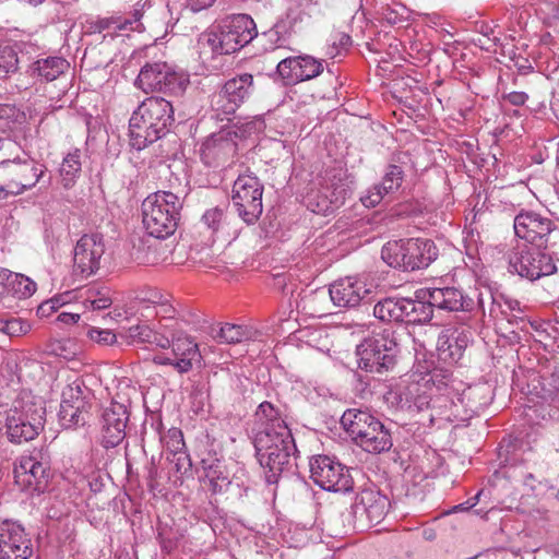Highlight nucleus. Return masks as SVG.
<instances>
[{
    "instance_id": "38",
    "label": "nucleus",
    "mask_w": 559,
    "mask_h": 559,
    "mask_svg": "<svg viewBox=\"0 0 559 559\" xmlns=\"http://www.w3.org/2000/svg\"><path fill=\"white\" fill-rule=\"evenodd\" d=\"M81 168L80 150L75 148L63 157L59 171L64 188H70L74 185L81 174Z\"/></svg>"
},
{
    "instance_id": "21",
    "label": "nucleus",
    "mask_w": 559,
    "mask_h": 559,
    "mask_svg": "<svg viewBox=\"0 0 559 559\" xmlns=\"http://www.w3.org/2000/svg\"><path fill=\"white\" fill-rule=\"evenodd\" d=\"M390 500L386 496L372 489L362 490L353 506V513L362 526L379 524L386 515Z\"/></svg>"
},
{
    "instance_id": "1",
    "label": "nucleus",
    "mask_w": 559,
    "mask_h": 559,
    "mask_svg": "<svg viewBox=\"0 0 559 559\" xmlns=\"http://www.w3.org/2000/svg\"><path fill=\"white\" fill-rule=\"evenodd\" d=\"M255 436L253 440L257 459L265 469L269 484L293 466L297 452L290 429L281 418L278 411L270 403L262 402L254 414Z\"/></svg>"
},
{
    "instance_id": "13",
    "label": "nucleus",
    "mask_w": 559,
    "mask_h": 559,
    "mask_svg": "<svg viewBox=\"0 0 559 559\" xmlns=\"http://www.w3.org/2000/svg\"><path fill=\"white\" fill-rule=\"evenodd\" d=\"M263 186L253 174H241L233 186V204L239 217L248 225L254 224L262 214Z\"/></svg>"
},
{
    "instance_id": "41",
    "label": "nucleus",
    "mask_w": 559,
    "mask_h": 559,
    "mask_svg": "<svg viewBox=\"0 0 559 559\" xmlns=\"http://www.w3.org/2000/svg\"><path fill=\"white\" fill-rule=\"evenodd\" d=\"M428 382L429 380L425 382L403 380L395 392L399 406L402 409L409 408V405L414 403L416 396L420 393V391H423Z\"/></svg>"
},
{
    "instance_id": "9",
    "label": "nucleus",
    "mask_w": 559,
    "mask_h": 559,
    "mask_svg": "<svg viewBox=\"0 0 559 559\" xmlns=\"http://www.w3.org/2000/svg\"><path fill=\"white\" fill-rule=\"evenodd\" d=\"M425 289L416 293V299L389 297L377 302L373 307V314L381 321H394L406 323L427 322L432 317V309L436 308L427 298L419 295Z\"/></svg>"
},
{
    "instance_id": "37",
    "label": "nucleus",
    "mask_w": 559,
    "mask_h": 559,
    "mask_svg": "<svg viewBox=\"0 0 559 559\" xmlns=\"http://www.w3.org/2000/svg\"><path fill=\"white\" fill-rule=\"evenodd\" d=\"M223 87L225 88V93H227L239 107L252 92L253 76L249 73H243L228 80Z\"/></svg>"
},
{
    "instance_id": "24",
    "label": "nucleus",
    "mask_w": 559,
    "mask_h": 559,
    "mask_svg": "<svg viewBox=\"0 0 559 559\" xmlns=\"http://www.w3.org/2000/svg\"><path fill=\"white\" fill-rule=\"evenodd\" d=\"M472 333L465 328H448L438 336L439 358L448 364H456L471 343Z\"/></svg>"
},
{
    "instance_id": "44",
    "label": "nucleus",
    "mask_w": 559,
    "mask_h": 559,
    "mask_svg": "<svg viewBox=\"0 0 559 559\" xmlns=\"http://www.w3.org/2000/svg\"><path fill=\"white\" fill-rule=\"evenodd\" d=\"M159 433V441L170 454L185 450L182 431L178 428H170L166 433Z\"/></svg>"
},
{
    "instance_id": "36",
    "label": "nucleus",
    "mask_w": 559,
    "mask_h": 559,
    "mask_svg": "<svg viewBox=\"0 0 559 559\" xmlns=\"http://www.w3.org/2000/svg\"><path fill=\"white\" fill-rule=\"evenodd\" d=\"M91 404L60 406L59 423L64 429L83 427L90 418Z\"/></svg>"
},
{
    "instance_id": "61",
    "label": "nucleus",
    "mask_w": 559,
    "mask_h": 559,
    "mask_svg": "<svg viewBox=\"0 0 559 559\" xmlns=\"http://www.w3.org/2000/svg\"><path fill=\"white\" fill-rule=\"evenodd\" d=\"M80 314L72 312H60L57 317V321L64 324H74L79 321Z\"/></svg>"
},
{
    "instance_id": "5",
    "label": "nucleus",
    "mask_w": 559,
    "mask_h": 559,
    "mask_svg": "<svg viewBox=\"0 0 559 559\" xmlns=\"http://www.w3.org/2000/svg\"><path fill=\"white\" fill-rule=\"evenodd\" d=\"M438 253L432 240L409 238L386 242L381 250V258L391 267L415 271L429 266Z\"/></svg>"
},
{
    "instance_id": "47",
    "label": "nucleus",
    "mask_w": 559,
    "mask_h": 559,
    "mask_svg": "<svg viewBox=\"0 0 559 559\" xmlns=\"http://www.w3.org/2000/svg\"><path fill=\"white\" fill-rule=\"evenodd\" d=\"M167 460L181 476L189 474L192 469L190 455L185 450L171 453V457L167 456Z\"/></svg>"
},
{
    "instance_id": "10",
    "label": "nucleus",
    "mask_w": 559,
    "mask_h": 559,
    "mask_svg": "<svg viewBox=\"0 0 559 559\" xmlns=\"http://www.w3.org/2000/svg\"><path fill=\"white\" fill-rule=\"evenodd\" d=\"M509 271L535 281L557 272L556 263L544 248L518 243L508 253Z\"/></svg>"
},
{
    "instance_id": "50",
    "label": "nucleus",
    "mask_w": 559,
    "mask_h": 559,
    "mask_svg": "<svg viewBox=\"0 0 559 559\" xmlns=\"http://www.w3.org/2000/svg\"><path fill=\"white\" fill-rule=\"evenodd\" d=\"M88 337L102 345H110L116 342V335L110 330L92 328L87 332Z\"/></svg>"
},
{
    "instance_id": "62",
    "label": "nucleus",
    "mask_w": 559,
    "mask_h": 559,
    "mask_svg": "<svg viewBox=\"0 0 559 559\" xmlns=\"http://www.w3.org/2000/svg\"><path fill=\"white\" fill-rule=\"evenodd\" d=\"M57 311L49 300L41 302L37 308V314L39 317H49L52 312Z\"/></svg>"
},
{
    "instance_id": "29",
    "label": "nucleus",
    "mask_w": 559,
    "mask_h": 559,
    "mask_svg": "<svg viewBox=\"0 0 559 559\" xmlns=\"http://www.w3.org/2000/svg\"><path fill=\"white\" fill-rule=\"evenodd\" d=\"M14 478L19 485L39 491L46 486L47 471L34 456H22L14 467Z\"/></svg>"
},
{
    "instance_id": "33",
    "label": "nucleus",
    "mask_w": 559,
    "mask_h": 559,
    "mask_svg": "<svg viewBox=\"0 0 559 559\" xmlns=\"http://www.w3.org/2000/svg\"><path fill=\"white\" fill-rule=\"evenodd\" d=\"M203 223L218 238L230 241L237 237V229L230 226V217L222 207H213L207 210L202 216Z\"/></svg>"
},
{
    "instance_id": "32",
    "label": "nucleus",
    "mask_w": 559,
    "mask_h": 559,
    "mask_svg": "<svg viewBox=\"0 0 559 559\" xmlns=\"http://www.w3.org/2000/svg\"><path fill=\"white\" fill-rule=\"evenodd\" d=\"M355 443L369 453H381L391 449L392 439L390 431L378 420Z\"/></svg>"
},
{
    "instance_id": "8",
    "label": "nucleus",
    "mask_w": 559,
    "mask_h": 559,
    "mask_svg": "<svg viewBox=\"0 0 559 559\" xmlns=\"http://www.w3.org/2000/svg\"><path fill=\"white\" fill-rule=\"evenodd\" d=\"M189 75L164 61L146 62L135 79V86L144 93H163L180 96L189 85Z\"/></svg>"
},
{
    "instance_id": "11",
    "label": "nucleus",
    "mask_w": 559,
    "mask_h": 559,
    "mask_svg": "<svg viewBox=\"0 0 559 559\" xmlns=\"http://www.w3.org/2000/svg\"><path fill=\"white\" fill-rule=\"evenodd\" d=\"M321 188L312 190L307 195V207L317 214L329 215L340 207L347 198L350 188L346 171L342 168H332L325 171Z\"/></svg>"
},
{
    "instance_id": "31",
    "label": "nucleus",
    "mask_w": 559,
    "mask_h": 559,
    "mask_svg": "<svg viewBox=\"0 0 559 559\" xmlns=\"http://www.w3.org/2000/svg\"><path fill=\"white\" fill-rule=\"evenodd\" d=\"M377 421L378 419L368 412L356 408L345 411L341 417L342 426L355 442L364 433H367Z\"/></svg>"
},
{
    "instance_id": "43",
    "label": "nucleus",
    "mask_w": 559,
    "mask_h": 559,
    "mask_svg": "<svg viewBox=\"0 0 559 559\" xmlns=\"http://www.w3.org/2000/svg\"><path fill=\"white\" fill-rule=\"evenodd\" d=\"M212 110L215 111L216 118L219 120L227 119L234 115L239 108L230 96L225 93V88L214 93L211 98Z\"/></svg>"
},
{
    "instance_id": "59",
    "label": "nucleus",
    "mask_w": 559,
    "mask_h": 559,
    "mask_svg": "<svg viewBox=\"0 0 559 559\" xmlns=\"http://www.w3.org/2000/svg\"><path fill=\"white\" fill-rule=\"evenodd\" d=\"M71 300V293L67 292L60 295H56L52 298L49 299L50 305L53 306L56 310H58L60 307L67 305Z\"/></svg>"
},
{
    "instance_id": "25",
    "label": "nucleus",
    "mask_w": 559,
    "mask_h": 559,
    "mask_svg": "<svg viewBox=\"0 0 559 559\" xmlns=\"http://www.w3.org/2000/svg\"><path fill=\"white\" fill-rule=\"evenodd\" d=\"M146 5H148L147 1L136 3L130 17L111 16L100 19L95 23L94 28L104 33V39L108 36L114 38L115 36L127 35L129 31L141 32L143 29L141 20L144 17Z\"/></svg>"
},
{
    "instance_id": "42",
    "label": "nucleus",
    "mask_w": 559,
    "mask_h": 559,
    "mask_svg": "<svg viewBox=\"0 0 559 559\" xmlns=\"http://www.w3.org/2000/svg\"><path fill=\"white\" fill-rule=\"evenodd\" d=\"M112 298L107 287H92L86 290L83 306L87 310H104L111 306Z\"/></svg>"
},
{
    "instance_id": "20",
    "label": "nucleus",
    "mask_w": 559,
    "mask_h": 559,
    "mask_svg": "<svg viewBox=\"0 0 559 559\" xmlns=\"http://www.w3.org/2000/svg\"><path fill=\"white\" fill-rule=\"evenodd\" d=\"M276 70L286 84H296L321 74L323 60L310 55L287 57L278 62Z\"/></svg>"
},
{
    "instance_id": "6",
    "label": "nucleus",
    "mask_w": 559,
    "mask_h": 559,
    "mask_svg": "<svg viewBox=\"0 0 559 559\" xmlns=\"http://www.w3.org/2000/svg\"><path fill=\"white\" fill-rule=\"evenodd\" d=\"M514 234L528 246L559 250V218L548 213L521 210L513 221Z\"/></svg>"
},
{
    "instance_id": "3",
    "label": "nucleus",
    "mask_w": 559,
    "mask_h": 559,
    "mask_svg": "<svg viewBox=\"0 0 559 559\" xmlns=\"http://www.w3.org/2000/svg\"><path fill=\"white\" fill-rule=\"evenodd\" d=\"M258 36L257 25L248 14H235L200 34L198 44L213 55H229Z\"/></svg>"
},
{
    "instance_id": "27",
    "label": "nucleus",
    "mask_w": 559,
    "mask_h": 559,
    "mask_svg": "<svg viewBox=\"0 0 559 559\" xmlns=\"http://www.w3.org/2000/svg\"><path fill=\"white\" fill-rule=\"evenodd\" d=\"M203 481L213 493L225 491L230 485V475L222 456L206 452L201 459Z\"/></svg>"
},
{
    "instance_id": "30",
    "label": "nucleus",
    "mask_w": 559,
    "mask_h": 559,
    "mask_svg": "<svg viewBox=\"0 0 559 559\" xmlns=\"http://www.w3.org/2000/svg\"><path fill=\"white\" fill-rule=\"evenodd\" d=\"M0 285L4 293L17 299L31 297L36 290V283L29 277L7 269L0 270Z\"/></svg>"
},
{
    "instance_id": "16",
    "label": "nucleus",
    "mask_w": 559,
    "mask_h": 559,
    "mask_svg": "<svg viewBox=\"0 0 559 559\" xmlns=\"http://www.w3.org/2000/svg\"><path fill=\"white\" fill-rule=\"evenodd\" d=\"M199 357V346L194 340L187 334H178L171 336L169 349L154 354L152 361L158 366H170L179 373H187Z\"/></svg>"
},
{
    "instance_id": "58",
    "label": "nucleus",
    "mask_w": 559,
    "mask_h": 559,
    "mask_svg": "<svg viewBox=\"0 0 559 559\" xmlns=\"http://www.w3.org/2000/svg\"><path fill=\"white\" fill-rule=\"evenodd\" d=\"M527 98L528 96L524 92H511L506 96V99L514 106L524 105Z\"/></svg>"
},
{
    "instance_id": "12",
    "label": "nucleus",
    "mask_w": 559,
    "mask_h": 559,
    "mask_svg": "<svg viewBox=\"0 0 559 559\" xmlns=\"http://www.w3.org/2000/svg\"><path fill=\"white\" fill-rule=\"evenodd\" d=\"M395 341L384 333L367 337L356 347L358 367L372 373L391 369L395 364Z\"/></svg>"
},
{
    "instance_id": "57",
    "label": "nucleus",
    "mask_w": 559,
    "mask_h": 559,
    "mask_svg": "<svg viewBox=\"0 0 559 559\" xmlns=\"http://www.w3.org/2000/svg\"><path fill=\"white\" fill-rule=\"evenodd\" d=\"M502 304L503 308L507 309L509 313H522L521 302L519 300L510 298L502 294Z\"/></svg>"
},
{
    "instance_id": "46",
    "label": "nucleus",
    "mask_w": 559,
    "mask_h": 559,
    "mask_svg": "<svg viewBox=\"0 0 559 559\" xmlns=\"http://www.w3.org/2000/svg\"><path fill=\"white\" fill-rule=\"evenodd\" d=\"M19 59L11 46H0V74L7 75L17 70Z\"/></svg>"
},
{
    "instance_id": "15",
    "label": "nucleus",
    "mask_w": 559,
    "mask_h": 559,
    "mask_svg": "<svg viewBox=\"0 0 559 559\" xmlns=\"http://www.w3.org/2000/svg\"><path fill=\"white\" fill-rule=\"evenodd\" d=\"M104 253L105 242L102 235H83L73 250L72 275L79 280H86L96 274Z\"/></svg>"
},
{
    "instance_id": "4",
    "label": "nucleus",
    "mask_w": 559,
    "mask_h": 559,
    "mask_svg": "<svg viewBox=\"0 0 559 559\" xmlns=\"http://www.w3.org/2000/svg\"><path fill=\"white\" fill-rule=\"evenodd\" d=\"M181 201L170 191H157L146 197L142 203V221L152 237L165 239L171 236L179 222Z\"/></svg>"
},
{
    "instance_id": "2",
    "label": "nucleus",
    "mask_w": 559,
    "mask_h": 559,
    "mask_svg": "<svg viewBox=\"0 0 559 559\" xmlns=\"http://www.w3.org/2000/svg\"><path fill=\"white\" fill-rule=\"evenodd\" d=\"M174 120V107L169 100L158 96L145 98L129 120L131 146L140 151L156 142L168 133Z\"/></svg>"
},
{
    "instance_id": "39",
    "label": "nucleus",
    "mask_w": 559,
    "mask_h": 559,
    "mask_svg": "<svg viewBox=\"0 0 559 559\" xmlns=\"http://www.w3.org/2000/svg\"><path fill=\"white\" fill-rule=\"evenodd\" d=\"M90 390L80 378L69 382L62 390L60 406L66 404L82 405L90 403Z\"/></svg>"
},
{
    "instance_id": "14",
    "label": "nucleus",
    "mask_w": 559,
    "mask_h": 559,
    "mask_svg": "<svg viewBox=\"0 0 559 559\" xmlns=\"http://www.w3.org/2000/svg\"><path fill=\"white\" fill-rule=\"evenodd\" d=\"M310 477L323 490L334 492H348L353 489V478L349 471L329 455L311 457Z\"/></svg>"
},
{
    "instance_id": "34",
    "label": "nucleus",
    "mask_w": 559,
    "mask_h": 559,
    "mask_svg": "<svg viewBox=\"0 0 559 559\" xmlns=\"http://www.w3.org/2000/svg\"><path fill=\"white\" fill-rule=\"evenodd\" d=\"M69 68V62L61 57H47L33 62L28 73L41 81H53L63 74Z\"/></svg>"
},
{
    "instance_id": "60",
    "label": "nucleus",
    "mask_w": 559,
    "mask_h": 559,
    "mask_svg": "<svg viewBox=\"0 0 559 559\" xmlns=\"http://www.w3.org/2000/svg\"><path fill=\"white\" fill-rule=\"evenodd\" d=\"M503 319H506L508 321V323L519 326L521 329H523L526 324V320L523 316V312L522 313L512 312V313L506 314L503 317Z\"/></svg>"
},
{
    "instance_id": "54",
    "label": "nucleus",
    "mask_w": 559,
    "mask_h": 559,
    "mask_svg": "<svg viewBox=\"0 0 559 559\" xmlns=\"http://www.w3.org/2000/svg\"><path fill=\"white\" fill-rule=\"evenodd\" d=\"M14 182L9 180L5 185H0V201H7L12 197L23 194L19 188H13Z\"/></svg>"
},
{
    "instance_id": "45",
    "label": "nucleus",
    "mask_w": 559,
    "mask_h": 559,
    "mask_svg": "<svg viewBox=\"0 0 559 559\" xmlns=\"http://www.w3.org/2000/svg\"><path fill=\"white\" fill-rule=\"evenodd\" d=\"M152 331L147 324H135L126 330L124 337L131 345H148Z\"/></svg>"
},
{
    "instance_id": "17",
    "label": "nucleus",
    "mask_w": 559,
    "mask_h": 559,
    "mask_svg": "<svg viewBox=\"0 0 559 559\" xmlns=\"http://www.w3.org/2000/svg\"><path fill=\"white\" fill-rule=\"evenodd\" d=\"M7 174L14 182L13 188H19L22 193L33 189L45 176L46 166L24 154V157H14L13 159L4 157L0 160Z\"/></svg>"
},
{
    "instance_id": "19",
    "label": "nucleus",
    "mask_w": 559,
    "mask_h": 559,
    "mask_svg": "<svg viewBox=\"0 0 559 559\" xmlns=\"http://www.w3.org/2000/svg\"><path fill=\"white\" fill-rule=\"evenodd\" d=\"M236 151V134L228 130H221L204 140L200 155L206 166L218 167L230 160Z\"/></svg>"
},
{
    "instance_id": "53",
    "label": "nucleus",
    "mask_w": 559,
    "mask_h": 559,
    "mask_svg": "<svg viewBox=\"0 0 559 559\" xmlns=\"http://www.w3.org/2000/svg\"><path fill=\"white\" fill-rule=\"evenodd\" d=\"M540 9L549 19L559 21V0H543Z\"/></svg>"
},
{
    "instance_id": "49",
    "label": "nucleus",
    "mask_w": 559,
    "mask_h": 559,
    "mask_svg": "<svg viewBox=\"0 0 559 559\" xmlns=\"http://www.w3.org/2000/svg\"><path fill=\"white\" fill-rule=\"evenodd\" d=\"M29 331L31 324L27 321L14 317L8 319V328L5 331V335L20 336L28 333Z\"/></svg>"
},
{
    "instance_id": "35",
    "label": "nucleus",
    "mask_w": 559,
    "mask_h": 559,
    "mask_svg": "<svg viewBox=\"0 0 559 559\" xmlns=\"http://www.w3.org/2000/svg\"><path fill=\"white\" fill-rule=\"evenodd\" d=\"M475 304L483 316H486V304H489L488 317L490 319H503L509 314L508 310L503 308L502 294L493 293L490 287L484 286L475 293Z\"/></svg>"
},
{
    "instance_id": "22",
    "label": "nucleus",
    "mask_w": 559,
    "mask_h": 559,
    "mask_svg": "<svg viewBox=\"0 0 559 559\" xmlns=\"http://www.w3.org/2000/svg\"><path fill=\"white\" fill-rule=\"evenodd\" d=\"M129 413L126 405L112 402L105 408L102 417V440L106 449L119 445L126 437Z\"/></svg>"
},
{
    "instance_id": "23",
    "label": "nucleus",
    "mask_w": 559,
    "mask_h": 559,
    "mask_svg": "<svg viewBox=\"0 0 559 559\" xmlns=\"http://www.w3.org/2000/svg\"><path fill=\"white\" fill-rule=\"evenodd\" d=\"M419 297L427 298L436 308L445 311H473L476 308L475 298L464 295L456 287L427 288Z\"/></svg>"
},
{
    "instance_id": "48",
    "label": "nucleus",
    "mask_w": 559,
    "mask_h": 559,
    "mask_svg": "<svg viewBox=\"0 0 559 559\" xmlns=\"http://www.w3.org/2000/svg\"><path fill=\"white\" fill-rule=\"evenodd\" d=\"M180 536L181 535L178 532H174L167 527H160L158 532V540L162 549L170 554L177 548Z\"/></svg>"
},
{
    "instance_id": "28",
    "label": "nucleus",
    "mask_w": 559,
    "mask_h": 559,
    "mask_svg": "<svg viewBox=\"0 0 559 559\" xmlns=\"http://www.w3.org/2000/svg\"><path fill=\"white\" fill-rule=\"evenodd\" d=\"M404 178V171L401 166L389 165L382 181L373 185L369 188L366 193L360 198L361 203L366 207H374L380 204L385 195L396 191Z\"/></svg>"
},
{
    "instance_id": "55",
    "label": "nucleus",
    "mask_w": 559,
    "mask_h": 559,
    "mask_svg": "<svg viewBox=\"0 0 559 559\" xmlns=\"http://www.w3.org/2000/svg\"><path fill=\"white\" fill-rule=\"evenodd\" d=\"M214 2L215 0H186V8L197 13L212 7Z\"/></svg>"
},
{
    "instance_id": "18",
    "label": "nucleus",
    "mask_w": 559,
    "mask_h": 559,
    "mask_svg": "<svg viewBox=\"0 0 559 559\" xmlns=\"http://www.w3.org/2000/svg\"><path fill=\"white\" fill-rule=\"evenodd\" d=\"M32 554L24 527L11 520L0 521V559H28Z\"/></svg>"
},
{
    "instance_id": "40",
    "label": "nucleus",
    "mask_w": 559,
    "mask_h": 559,
    "mask_svg": "<svg viewBox=\"0 0 559 559\" xmlns=\"http://www.w3.org/2000/svg\"><path fill=\"white\" fill-rule=\"evenodd\" d=\"M254 335V331L242 324L225 323L223 324L215 337L226 344H237L248 340H251Z\"/></svg>"
},
{
    "instance_id": "63",
    "label": "nucleus",
    "mask_w": 559,
    "mask_h": 559,
    "mask_svg": "<svg viewBox=\"0 0 559 559\" xmlns=\"http://www.w3.org/2000/svg\"><path fill=\"white\" fill-rule=\"evenodd\" d=\"M451 412L449 415H445V417L448 419H451V417H454L455 419H459L461 418V413H460V409H459V404L455 403L453 400L451 401Z\"/></svg>"
},
{
    "instance_id": "26",
    "label": "nucleus",
    "mask_w": 559,
    "mask_h": 559,
    "mask_svg": "<svg viewBox=\"0 0 559 559\" xmlns=\"http://www.w3.org/2000/svg\"><path fill=\"white\" fill-rule=\"evenodd\" d=\"M366 284L354 276L340 278L330 285L329 294L337 307H356L368 294Z\"/></svg>"
},
{
    "instance_id": "51",
    "label": "nucleus",
    "mask_w": 559,
    "mask_h": 559,
    "mask_svg": "<svg viewBox=\"0 0 559 559\" xmlns=\"http://www.w3.org/2000/svg\"><path fill=\"white\" fill-rule=\"evenodd\" d=\"M170 343L171 338H169L164 333L155 330L152 331L148 345L152 346L153 348H159L163 352H167L170 347Z\"/></svg>"
},
{
    "instance_id": "56",
    "label": "nucleus",
    "mask_w": 559,
    "mask_h": 559,
    "mask_svg": "<svg viewBox=\"0 0 559 559\" xmlns=\"http://www.w3.org/2000/svg\"><path fill=\"white\" fill-rule=\"evenodd\" d=\"M483 493V490H479L474 497L469 498L463 503H460L455 507H453L452 512H459V511H467L475 507L479 502V498Z\"/></svg>"
},
{
    "instance_id": "7",
    "label": "nucleus",
    "mask_w": 559,
    "mask_h": 559,
    "mask_svg": "<svg viewBox=\"0 0 559 559\" xmlns=\"http://www.w3.org/2000/svg\"><path fill=\"white\" fill-rule=\"evenodd\" d=\"M44 416L45 407L40 400L24 395L15 401L5 420L9 440L13 443L33 440L43 429Z\"/></svg>"
},
{
    "instance_id": "52",
    "label": "nucleus",
    "mask_w": 559,
    "mask_h": 559,
    "mask_svg": "<svg viewBox=\"0 0 559 559\" xmlns=\"http://www.w3.org/2000/svg\"><path fill=\"white\" fill-rule=\"evenodd\" d=\"M427 390H428V384H426L425 388L423 389V391H420V393L416 396V399L414 400V403H412L409 405V408H407V411L420 412L430 406L431 399H430Z\"/></svg>"
},
{
    "instance_id": "64",
    "label": "nucleus",
    "mask_w": 559,
    "mask_h": 559,
    "mask_svg": "<svg viewBox=\"0 0 559 559\" xmlns=\"http://www.w3.org/2000/svg\"><path fill=\"white\" fill-rule=\"evenodd\" d=\"M13 111L12 107L9 105L0 104V118H9L10 114Z\"/></svg>"
}]
</instances>
